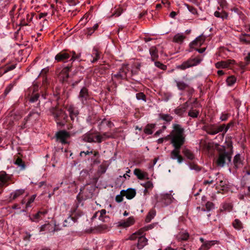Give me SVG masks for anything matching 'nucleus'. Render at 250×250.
<instances>
[{"label":"nucleus","instance_id":"f704fd0d","mask_svg":"<svg viewBox=\"0 0 250 250\" xmlns=\"http://www.w3.org/2000/svg\"><path fill=\"white\" fill-rule=\"evenodd\" d=\"M39 115H40V114L38 112L32 111L28 115V116L27 117V118H25L24 120H25V122H26L27 121V120L28 119L32 117H33V119L36 120V119H37L39 117Z\"/></svg>","mask_w":250,"mask_h":250},{"label":"nucleus","instance_id":"ea45409f","mask_svg":"<svg viewBox=\"0 0 250 250\" xmlns=\"http://www.w3.org/2000/svg\"><path fill=\"white\" fill-rule=\"evenodd\" d=\"M31 220L33 222H38L40 220L42 219V217L39 212L33 215V216L30 218Z\"/></svg>","mask_w":250,"mask_h":250},{"label":"nucleus","instance_id":"e2e57ef3","mask_svg":"<svg viewBox=\"0 0 250 250\" xmlns=\"http://www.w3.org/2000/svg\"><path fill=\"white\" fill-rule=\"evenodd\" d=\"M101 136L103 137V140L110 138H114V136L112 135H108L107 133H104Z\"/></svg>","mask_w":250,"mask_h":250},{"label":"nucleus","instance_id":"a878e982","mask_svg":"<svg viewBox=\"0 0 250 250\" xmlns=\"http://www.w3.org/2000/svg\"><path fill=\"white\" fill-rule=\"evenodd\" d=\"M159 119L165 121L167 123H169L173 119V117L169 114L163 113L159 114Z\"/></svg>","mask_w":250,"mask_h":250},{"label":"nucleus","instance_id":"f3484780","mask_svg":"<svg viewBox=\"0 0 250 250\" xmlns=\"http://www.w3.org/2000/svg\"><path fill=\"white\" fill-rule=\"evenodd\" d=\"M149 51L151 61H154L158 58V51L155 46L150 47Z\"/></svg>","mask_w":250,"mask_h":250},{"label":"nucleus","instance_id":"5fc2aeb1","mask_svg":"<svg viewBox=\"0 0 250 250\" xmlns=\"http://www.w3.org/2000/svg\"><path fill=\"white\" fill-rule=\"evenodd\" d=\"M185 6L187 7L189 11H190L192 14H195L197 13L196 9L193 6H190L187 4H185Z\"/></svg>","mask_w":250,"mask_h":250},{"label":"nucleus","instance_id":"680f3d73","mask_svg":"<svg viewBox=\"0 0 250 250\" xmlns=\"http://www.w3.org/2000/svg\"><path fill=\"white\" fill-rule=\"evenodd\" d=\"M229 116V115L228 113H222L221 116L220 117V119H221L222 121H226L228 119Z\"/></svg>","mask_w":250,"mask_h":250},{"label":"nucleus","instance_id":"58836bf2","mask_svg":"<svg viewBox=\"0 0 250 250\" xmlns=\"http://www.w3.org/2000/svg\"><path fill=\"white\" fill-rule=\"evenodd\" d=\"M233 162L234 165L236 167H238L241 164L240 155L239 154H237L235 155L234 158Z\"/></svg>","mask_w":250,"mask_h":250},{"label":"nucleus","instance_id":"bf43d9fd","mask_svg":"<svg viewBox=\"0 0 250 250\" xmlns=\"http://www.w3.org/2000/svg\"><path fill=\"white\" fill-rule=\"evenodd\" d=\"M153 187L152 183L150 181H147L145 183V188L146 189H151Z\"/></svg>","mask_w":250,"mask_h":250},{"label":"nucleus","instance_id":"cd10ccee","mask_svg":"<svg viewBox=\"0 0 250 250\" xmlns=\"http://www.w3.org/2000/svg\"><path fill=\"white\" fill-rule=\"evenodd\" d=\"M179 90H184L188 87V85L183 81H175Z\"/></svg>","mask_w":250,"mask_h":250},{"label":"nucleus","instance_id":"69168bd1","mask_svg":"<svg viewBox=\"0 0 250 250\" xmlns=\"http://www.w3.org/2000/svg\"><path fill=\"white\" fill-rule=\"evenodd\" d=\"M220 6L224 8L227 6V2L225 0H220Z\"/></svg>","mask_w":250,"mask_h":250},{"label":"nucleus","instance_id":"f8f14e48","mask_svg":"<svg viewBox=\"0 0 250 250\" xmlns=\"http://www.w3.org/2000/svg\"><path fill=\"white\" fill-rule=\"evenodd\" d=\"M205 36L201 35L196 38L191 43L190 45L192 46L201 45L205 41Z\"/></svg>","mask_w":250,"mask_h":250},{"label":"nucleus","instance_id":"e433bc0d","mask_svg":"<svg viewBox=\"0 0 250 250\" xmlns=\"http://www.w3.org/2000/svg\"><path fill=\"white\" fill-rule=\"evenodd\" d=\"M74 223V221L73 220V218L71 217H68L67 219H65L64 221V223L63 224V227H69L72 225Z\"/></svg>","mask_w":250,"mask_h":250},{"label":"nucleus","instance_id":"f257e3e1","mask_svg":"<svg viewBox=\"0 0 250 250\" xmlns=\"http://www.w3.org/2000/svg\"><path fill=\"white\" fill-rule=\"evenodd\" d=\"M170 143L174 147L171 152L170 157L172 159H177L179 163L183 161V158L180 155V149L185 141L184 129L179 124L173 125V130L168 135Z\"/></svg>","mask_w":250,"mask_h":250},{"label":"nucleus","instance_id":"37998d69","mask_svg":"<svg viewBox=\"0 0 250 250\" xmlns=\"http://www.w3.org/2000/svg\"><path fill=\"white\" fill-rule=\"evenodd\" d=\"M230 60L224 61L220 62V67L227 68L231 63Z\"/></svg>","mask_w":250,"mask_h":250},{"label":"nucleus","instance_id":"a211bd4d","mask_svg":"<svg viewBox=\"0 0 250 250\" xmlns=\"http://www.w3.org/2000/svg\"><path fill=\"white\" fill-rule=\"evenodd\" d=\"M24 189H20L15 190V191L12 192L10 194V199L11 200H14L21 195H22L24 193Z\"/></svg>","mask_w":250,"mask_h":250},{"label":"nucleus","instance_id":"4468645a","mask_svg":"<svg viewBox=\"0 0 250 250\" xmlns=\"http://www.w3.org/2000/svg\"><path fill=\"white\" fill-rule=\"evenodd\" d=\"M206 130L208 134L214 135L219 132V127L215 125H210L206 127Z\"/></svg>","mask_w":250,"mask_h":250},{"label":"nucleus","instance_id":"9d476101","mask_svg":"<svg viewBox=\"0 0 250 250\" xmlns=\"http://www.w3.org/2000/svg\"><path fill=\"white\" fill-rule=\"evenodd\" d=\"M70 70V66H66L64 67L61 71L59 75L60 78L64 82L67 80L69 77L68 72Z\"/></svg>","mask_w":250,"mask_h":250},{"label":"nucleus","instance_id":"aec40b11","mask_svg":"<svg viewBox=\"0 0 250 250\" xmlns=\"http://www.w3.org/2000/svg\"><path fill=\"white\" fill-rule=\"evenodd\" d=\"M189 237V234L186 231H181L176 236L179 241L187 240Z\"/></svg>","mask_w":250,"mask_h":250},{"label":"nucleus","instance_id":"774afa93","mask_svg":"<svg viewBox=\"0 0 250 250\" xmlns=\"http://www.w3.org/2000/svg\"><path fill=\"white\" fill-rule=\"evenodd\" d=\"M245 60L246 62V65L250 63V53H248L247 56L245 57Z\"/></svg>","mask_w":250,"mask_h":250},{"label":"nucleus","instance_id":"20e7f679","mask_svg":"<svg viewBox=\"0 0 250 250\" xmlns=\"http://www.w3.org/2000/svg\"><path fill=\"white\" fill-rule=\"evenodd\" d=\"M202 59L200 58H190L188 61L184 62L181 65L177 66V68L181 70H185L190 67H192L200 63Z\"/></svg>","mask_w":250,"mask_h":250},{"label":"nucleus","instance_id":"c85d7f7f","mask_svg":"<svg viewBox=\"0 0 250 250\" xmlns=\"http://www.w3.org/2000/svg\"><path fill=\"white\" fill-rule=\"evenodd\" d=\"M240 41L246 44L250 43V36L249 35H242L239 37Z\"/></svg>","mask_w":250,"mask_h":250},{"label":"nucleus","instance_id":"ddd939ff","mask_svg":"<svg viewBox=\"0 0 250 250\" xmlns=\"http://www.w3.org/2000/svg\"><path fill=\"white\" fill-rule=\"evenodd\" d=\"M188 106V103L186 102L184 104L177 107L175 109V113L179 116H181L186 111Z\"/></svg>","mask_w":250,"mask_h":250},{"label":"nucleus","instance_id":"0e129e2a","mask_svg":"<svg viewBox=\"0 0 250 250\" xmlns=\"http://www.w3.org/2000/svg\"><path fill=\"white\" fill-rule=\"evenodd\" d=\"M15 68V65H11L10 66H7L4 70V73H6L7 72L11 71L14 69Z\"/></svg>","mask_w":250,"mask_h":250},{"label":"nucleus","instance_id":"72a5a7b5","mask_svg":"<svg viewBox=\"0 0 250 250\" xmlns=\"http://www.w3.org/2000/svg\"><path fill=\"white\" fill-rule=\"evenodd\" d=\"M156 214V212L154 210H151L148 213L146 218V222H149L151 220L154 218Z\"/></svg>","mask_w":250,"mask_h":250},{"label":"nucleus","instance_id":"8fccbe9b","mask_svg":"<svg viewBox=\"0 0 250 250\" xmlns=\"http://www.w3.org/2000/svg\"><path fill=\"white\" fill-rule=\"evenodd\" d=\"M36 196V195L35 194H34L30 198V199H29V200L28 201L26 204V208H27L30 207V204L34 201Z\"/></svg>","mask_w":250,"mask_h":250},{"label":"nucleus","instance_id":"338daca9","mask_svg":"<svg viewBox=\"0 0 250 250\" xmlns=\"http://www.w3.org/2000/svg\"><path fill=\"white\" fill-rule=\"evenodd\" d=\"M122 11H123L122 9L121 8H119V9H117L115 12H114V15L118 17L121 14V13H122Z\"/></svg>","mask_w":250,"mask_h":250},{"label":"nucleus","instance_id":"49530a36","mask_svg":"<svg viewBox=\"0 0 250 250\" xmlns=\"http://www.w3.org/2000/svg\"><path fill=\"white\" fill-rule=\"evenodd\" d=\"M136 98L138 100H142L144 101H145V102L146 101V96L143 93H142V92L138 93L136 94Z\"/></svg>","mask_w":250,"mask_h":250},{"label":"nucleus","instance_id":"864d4df0","mask_svg":"<svg viewBox=\"0 0 250 250\" xmlns=\"http://www.w3.org/2000/svg\"><path fill=\"white\" fill-rule=\"evenodd\" d=\"M94 137L95 139V142H94V143L97 142L98 143H101L103 141V137L101 135H97L95 137L94 136Z\"/></svg>","mask_w":250,"mask_h":250},{"label":"nucleus","instance_id":"79ce46f5","mask_svg":"<svg viewBox=\"0 0 250 250\" xmlns=\"http://www.w3.org/2000/svg\"><path fill=\"white\" fill-rule=\"evenodd\" d=\"M198 114L199 112L194 109L190 110L188 113V115L192 118H197Z\"/></svg>","mask_w":250,"mask_h":250},{"label":"nucleus","instance_id":"c03bdc74","mask_svg":"<svg viewBox=\"0 0 250 250\" xmlns=\"http://www.w3.org/2000/svg\"><path fill=\"white\" fill-rule=\"evenodd\" d=\"M154 64L156 67H157L163 70H166V69L167 68V66L166 65H164V64H163L162 63H161L160 62H155Z\"/></svg>","mask_w":250,"mask_h":250},{"label":"nucleus","instance_id":"09e8293b","mask_svg":"<svg viewBox=\"0 0 250 250\" xmlns=\"http://www.w3.org/2000/svg\"><path fill=\"white\" fill-rule=\"evenodd\" d=\"M125 196L124 193H122L121 191L120 192V194L116 195L115 197V200L118 203H120L123 200V197Z\"/></svg>","mask_w":250,"mask_h":250},{"label":"nucleus","instance_id":"4be33fe9","mask_svg":"<svg viewBox=\"0 0 250 250\" xmlns=\"http://www.w3.org/2000/svg\"><path fill=\"white\" fill-rule=\"evenodd\" d=\"M90 56L93 58L90 61L91 62L94 63L100 59V52L96 48H93Z\"/></svg>","mask_w":250,"mask_h":250},{"label":"nucleus","instance_id":"2eb2a0df","mask_svg":"<svg viewBox=\"0 0 250 250\" xmlns=\"http://www.w3.org/2000/svg\"><path fill=\"white\" fill-rule=\"evenodd\" d=\"M70 57V55L65 52H61L58 53L55 56V60L58 62L63 61L64 60L68 59Z\"/></svg>","mask_w":250,"mask_h":250},{"label":"nucleus","instance_id":"4d7b16f0","mask_svg":"<svg viewBox=\"0 0 250 250\" xmlns=\"http://www.w3.org/2000/svg\"><path fill=\"white\" fill-rule=\"evenodd\" d=\"M228 17V15L227 12L225 11H222L221 12H220V18L223 19H227Z\"/></svg>","mask_w":250,"mask_h":250},{"label":"nucleus","instance_id":"6e6d98bb","mask_svg":"<svg viewBox=\"0 0 250 250\" xmlns=\"http://www.w3.org/2000/svg\"><path fill=\"white\" fill-rule=\"evenodd\" d=\"M208 147L210 148H211L212 149H216L217 151H219V146H218V144H217V143H215L214 144V143H213L212 144L209 143L208 144Z\"/></svg>","mask_w":250,"mask_h":250},{"label":"nucleus","instance_id":"603ef678","mask_svg":"<svg viewBox=\"0 0 250 250\" xmlns=\"http://www.w3.org/2000/svg\"><path fill=\"white\" fill-rule=\"evenodd\" d=\"M189 166L190 169L191 170H195L196 171H199L200 170V168L199 167L194 163H190Z\"/></svg>","mask_w":250,"mask_h":250},{"label":"nucleus","instance_id":"c756f323","mask_svg":"<svg viewBox=\"0 0 250 250\" xmlns=\"http://www.w3.org/2000/svg\"><path fill=\"white\" fill-rule=\"evenodd\" d=\"M183 154L188 159L193 160L194 158L193 154L190 150L188 149H185L183 151Z\"/></svg>","mask_w":250,"mask_h":250},{"label":"nucleus","instance_id":"7ed1b4c3","mask_svg":"<svg viewBox=\"0 0 250 250\" xmlns=\"http://www.w3.org/2000/svg\"><path fill=\"white\" fill-rule=\"evenodd\" d=\"M49 112L52 115L57 124L59 125H63L67 119V115L61 108L58 107H52L49 109Z\"/></svg>","mask_w":250,"mask_h":250},{"label":"nucleus","instance_id":"0eeeda50","mask_svg":"<svg viewBox=\"0 0 250 250\" xmlns=\"http://www.w3.org/2000/svg\"><path fill=\"white\" fill-rule=\"evenodd\" d=\"M21 117L19 112H12L7 117V120L9 121V124L12 125L15 121H17Z\"/></svg>","mask_w":250,"mask_h":250},{"label":"nucleus","instance_id":"9b49d317","mask_svg":"<svg viewBox=\"0 0 250 250\" xmlns=\"http://www.w3.org/2000/svg\"><path fill=\"white\" fill-rule=\"evenodd\" d=\"M128 70H125V68H122L117 74L113 75V77L119 80L125 79L126 78V74Z\"/></svg>","mask_w":250,"mask_h":250},{"label":"nucleus","instance_id":"4c0bfd02","mask_svg":"<svg viewBox=\"0 0 250 250\" xmlns=\"http://www.w3.org/2000/svg\"><path fill=\"white\" fill-rule=\"evenodd\" d=\"M15 164L18 166L19 167H21V168L22 169H24L25 167V165L24 164V163L19 157L17 158L15 162Z\"/></svg>","mask_w":250,"mask_h":250},{"label":"nucleus","instance_id":"3c124183","mask_svg":"<svg viewBox=\"0 0 250 250\" xmlns=\"http://www.w3.org/2000/svg\"><path fill=\"white\" fill-rule=\"evenodd\" d=\"M223 208L224 210L230 211L232 208V206L230 204L226 203L223 205Z\"/></svg>","mask_w":250,"mask_h":250},{"label":"nucleus","instance_id":"393cba45","mask_svg":"<svg viewBox=\"0 0 250 250\" xmlns=\"http://www.w3.org/2000/svg\"><path fill=\"white\" fill-rule=\"evenodd\" d=\"M185 38V36L182 33H178L176 34L173 39V41L176 43H182Z\"/></svg>","mask_w":250,"mask_h":250},{"label":"nucleus","instance_id":"bb28decb","mask_svg":"<svg viewBox=\"0 0 250 250\" xmlns=\"http://www.w3.org/2000/svg\"><path fill=\"white\" fill-rule=\"evenodd\" d=\"M163 201L166 205L170 204L173 200V198L170 194H165L163 195Z\"/></svg>","mask_w":250,"mask_h":250},{"label":"nucleus","instance_id":"2f4dec72","mask_svg":"<svg viewBox=\"0 0 250 250\" xmlns=\"http://www.w3.org/2000/svg\"><path fill=\"white\" fill-rule=\"evenodd\" d=\"M226 81L228 85L231 86L236 82V79L233 76H230L228 77Z\"/></svg>","mask_w":250,"mask_h":250},{"label":"nucleus","instance_id":"1a4fd4ad","mask_svg":"<svg viewBox=\"0 0 250 250\" xmlns=\"http://www.w3.org/2000/svg\"><path fill=\"white\" fill-rule=\"evenodd\" d=\"M89 97L88 90L86 88L83 87L80 92L79 95V98L83 104L84 102Z\"/></svg>","mask_w":250,"mask_h":250},{"label":"nucleus","instance_id":"6e6552de","mask_svg":"<svg viewBox=\"0 0 250 250\" xmlns=\"http://www.w3.org/2000/svg\"><path fill=\"white\" fill-rule=\"evenodd\" d=\"M121 193H124L127 199H131L135 196L136 190L134 188H129L126 190H122Z\"/></svg>","mask_w":250,"mask_h":250},{"label":"nucleus","instance_id":"473e14b6","mask_svg":"<svg viewBox=\"0 0 250 250\" xmlns=\"http://www.w3.org/2000/svg\"><path fill=\"white\" fill-rule=\"evenodd\" d=\"M231 124H232L231 123H229L227 125H226L225 124L220 125V132H223V134L225 133L228 131L229 128L230 127Z\"/></svg>","mask_w":250,"mask_h":250},{"label":"nucleus","instance_id":"f03ea898","mask_svg":"<svg viewBox=\"0 0 250 250\" xmlns=\"http://www.w3.org/2000/svg\"><path fill=\"white\" fill-rule=\"evenodd\" d=\"M226 145L220 148V167L228 166L231 162L232 146L231 140H226Z\"/></svg>","mask_w":250,"mask_h":250},{"label":"nucleus","instance_id":"13d9d810","mask_svg":"<svg viewBox=\"0 0 250 250\" xmlns=\"http://www.w3.org/2000/svg\"><path fill=\"white\" fill-rule=\"evenodd\" d=\"M72 57L71 58L70 60L73 61H74V60H76L77 59H79L81 56L80 54L76 55L74 51H72Z\"/></svg>","mask_w":250,"mask_h":250},{"label":"nucleus","instance_id":"dca6fc26","mask_svg":"<svg viewBox=\"0 0 250 250\" xmlns=\"http://www.w3.org/2000/svg\"><path fill=\"white\" fill-rule=\"evenodd\" d=\"M147 243V239L144 236L139 237L137 247L139 249H143Z\"/></svg>","mask_w":250,"mask_h":250},{"label":"nucleus","instance_id":"6ab92c4d","mask_svg":"<svg viewBox=\"0 0 250 250\" xmlns=\"http://www.w3.org/2000/svg\"><path fill=\"white\" fill-rule=\"evenodd\" d=\"M9 179L8 176L4 171L0 172V187H3L8 181Z\"/></svg>","mask_w":250,"mask_h":250},{"label":"nucleus","instance_id":"c9c22d12","mask_svg":"<svg viewBox=\"0 0 250 250\" xmlns=\"http://www.w3.org/2000/svg\"><path fill=\"white\" fill-rule=\"evenodd\" d=\"M155 125H148L144 129V132L147 134H151L153 133L152 129L154 127Z\"/></svg>","mask_w":250,"mask_h":250},{"label":"nucleus","instance_id":"b1692460","mask_svg":"<svg viewBox=\"0 0 250 250\" xmlns=\"http://www.w3.org/2000/svg\"><path fill=\"white\" fill-rule=\"evenodd\" d=\"M67 110L69 112L70 117L72 120H73L74 118L78 115V113L77 111L75 110V107L73 105H70L68 107Z\"/></svg>","mask_w":250,"mask_h":250},{"label":"nucleus","instance_id":"412c9836","mask_svg":"<svg viewBox=\"0 0 250 250\" xmlns=\"http://www.w3.org/2000/svg\"><path fill=\"white\" fill-rule=\"evenodd\" d=\"M82 140L85 142L93 143L95 142L94 136L92 133H87L82 136Z\"/></svg>","mask_w":250,"mask_h":250},{"label":"nucleus","instance_id":"052dcab7","mask_svg":"<svg viewBox=\"0 0 250 250\" xmlns=\"http://www.w3.org/2000/svg\"><path fill=\"white\" fill-rule=\"evenodd\" d=\"M139 237V236L137 235V233L135 232L129 237L128 239L131 240H135L137 239L138 240Z\"/></svg>","mask_w":250,"mask_h":250},{"label":"nucleus","instance_id":"7c9ffc66","mask_svg":"<svg viewBox=\"0 0 250 250\" xmlns=\"http://www.w3.org/2000/svg\"><path fill=\"white\" fill-rule=\"evenodd\" d=\"M214 245L213 241H209L203 244L199 250H208L209 249L211 246Z\"/></svg>","mask_w":250,"mask_h":250},{"label":"nucleus","instance_id":"39448f33","mask_svg":"<svg viewBox=\"0 0 250 250\" xmlns=\"http://www.w3.org/2000/svg\"><path fill=\"white\" fill-rule=\"evenodd\" d=\"M56 137L57 140H59L62 144H65L67 143L66 140L70 137V134L65 130H62L56 133Z\"/></svg>","mask_w":250,"mask_h":250},{"label":"nucleus","instance_id":"a18cd8bd","mask_svg":"<svg viewBox=\"0 0 250 250\" xmlns=\"http://www.w3.org/2000/svg\"><path fill=\"white\" fill-rule=\"evenodd\" d=\"M40 97V95L38 93H35L32 95L30 99V101L32 103L37 102Z\"/></svg>","mask_w":250,"mask_h":250},{"label":"nucleus","instance_id":"de8ad7c7","mask_svg":"<svg viewBox=\"0 0 250 250\" xmlns=\"http://www.w3.org/2000/svg\"><path fill=\"white\" fill-rule=\"evenodd\" d=\"M98 24L96 23L94 25L92 28H89L87 29L88 30V34L91 35L94 31L96 30L98 27Z\"/></svg>","mask_w":250,"mask_h":250},{"label":"nucleus","instance_id":"423d86ee","mask_svg":"<svg viewBox=\"0 0 250 250\" xmlns=\"http://www.w3.org/2000/svg\"><path fill=\"white\" fill-rule=\"evenodd\" d=\"M135 222L133 217H129L126 220H121L118 222L117 224L118 227L122 228H127L132 225Z\"/></svg>","mask_w":250,"mask_h":250},{"label":"nucleus","instance_id":"5701e85b","mask_svg":"<svg viewBox=\"0 0 250 250\" xmlns=\"http://www.w3.org/2000/svg\"><path fill=\"white\" fill-rule=\"evenodd\" d=\"M134 174L140 180L144 179L147 175L146 173L143 172L141 169L136 168L134 170Z\"/></svg>","mask_w":250,"mask_h":250},{"label":"nucleus","instance_id":"a19ab883","mask_svg":"<svg viewBox=\"0 0 250 250\" xmlns=\"http://www.w3.org/2000/svg\"><path fill=\"white\" fill-rule=\"evenodd\" d=\"M233 227L238 229H241L242 227V223L238 219H235L233 223Z\"/></svg>","mask_w":250,"mask_h":250}]
</instances>
